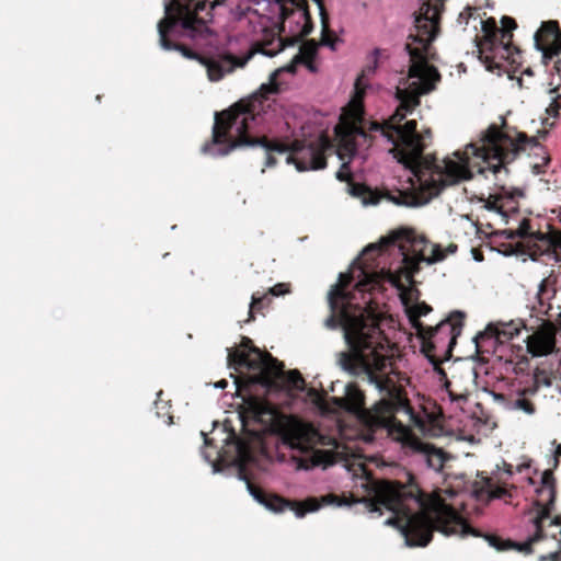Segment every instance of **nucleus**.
<instances>
[{"label": "nucleus", "instance_id": "nucleus-18", "mask_svg": "<svg viewBox=\"0 0 561 561\" xmlns=\"http://www.w3.org/2000/svg\"><path fill=\"white\" fill-rule=\"evenodd\" d=\"M556 334L554 325L550 322H543L527 336V352L533 357H542L552 354L556 351Z\"/></svg>", "mask_w": 561, "mask_h": 561}, {"label": "nucleus", "instance_id": "nucleus-34", "mask_svg": "<svg viewBox=\"0 0 561 561\" xmlns=\"http://www.w3.org/2000/svg\"><path fill=\"white\" fill-rule=\"evenodd\" d=\"M322 43H323V45L330 46V47H331V49H333V50L335 49L334 42H332V41H330V39H328V38H325V37H324V38L322 39Z\"/></svg>", "mask_w": 561, "mask_h": 561}, {"label": "nucleus", "instance_id": "nucleus-13", "mask_svg": "<svg viewBox=\"0 0 561 561\" xmlns=\"http://www.w3.org/2000/svg\"><path fill=\"white\" fill-rule=\"evenodd\" d=\"M507 239H520L522 244L527 248L529 255L535 260L537 256L550 253L557 245V239L541 231H534L529 220L523 218L518 221L517 228H508L502 231Z\"/></svg>", "mask_w": 561, "mask_h": 561}, {"label": "nucleus", "instance_id": "nucleus-31", "mask_svg": "<svg viewBox=\"0 0 561 561\" xmlns=\"http://www.w3.org/2000/svg\"><path fill=\"white\" fill-rule=\"evenodd\" d=\"M203 456L205 458L206 461H208L209 463H211L213 466V472H218L219 471V468H218V463H216L215 461H213L208 455L206 453L203 451Z\"/></svg>", "mask_w": 561, "mask_h": 561}, {"label": "nucleus", "instance_id": "nucleus-30", "mask_svg": "<svg viewBox=\"0 0 561 561\" xmlns=\"http://www.w3.org/2000/svg\"><path fill=\"white\" fill-rule=\"evenodd\" d=\"M169 402L164 401H156L157 416L161 417L163 414L160 412V409H164Z\"/></svg>", "mask_w": 561, "mask_h": 561}, {"label": "nucleus", "instance_id": "nucleus-25", "mask_svg": "<svg viewBox=\"0 0 561 561\" xmlns=\"http://www.w3.org/2000/svg\"><path fill=\"white\" fill-rule=\"evenodd\" d=\"M547 112L551 116L561 115V94H558L547 108Z\"/></svg>", "mask_w": 561, "mask_h": 561}, {"label": "nucleus", "instance_id": "nucleus-8", "mask_svg": "<svg viewBox=\"0 0 561 561\" xmlns=\"http://www.w3.org/2000/svg\"><path fill=\"white\" fill-rule=\"evenodd\" d=\"M457 22L463 26L472 23L476 31L480 26L484 37V43L481 44L479 49L481 61L491 72L496 71L497 75L506 72V61L510 58H512V61H515L512 56L513 47L510 45L512 39L511 32L516 27L515 20L510 16H503V27L499 28L493 19L484 21L480 18L478 9L467 7L460 12Z\"/></svg>", "mask_w": 561, "mask_h": 561}, {"label": "nucleus", "instance_id": "nucleus-17", "mask_svg": "<svg viewBox=\"0 0 561 561\" xmlns=\"http://www.w3.org/2000/svg\"><path fill=\"white\" fill-rule=\"evenodd\" d=\"M534 44L541 51L542 59L547 64L561 54V32L556 21H548L534 35Z\"/></svg>", "mask_w": 561, "mask_h": 561}, {"label": "nucleus", "instance_id": "nucleus-20", "mask_svg": "<svg viewBox=\"0 0 561 561\" xmlns=\"http://www.w3.org/2000/svg\"><path fill=\"white\" fill-rule=\"evenodd\" d=\"M495 404L505 411L516 414L533 415L536 407L525 392H516L510 394L496 393L492 390H485Z\"/></svg>", "mask_w": 561, "mask_h": 561}, {"label": "nucleus", "instance_id": "nucleus-27", "mask_svg": "<svg viewBox=\"0 0 561 561\" xmlns=\"http://www.w3.org/2000/svg\"><path fill=\"white\" fill-rule=\"evenodd\" d=\"M265 298H267V295L260 296L259 293H254L252 295V301H251V305H250V316H252V309L257 307L259 305H261V302Z\"/></svg>", "mask_w": 561, "mask_h": 561}, {"label": "nucleus", "instance_id": "nucleus-3", "mask_svg": "<svg viewBox=\"0 0 561 561\" xmlns=\"http://www.w3.org/2000/svg\"><path fill=\"white\" fill-rule=\"evenodd\" d=\"M225 442L227 445L225 454L230 455L227 457L220 455V459L238 469L239 479L245 481L249 493L257 503L273 513L291 510L297 518H302L307 513L317 512L324 505L359 504L363 506V512L369 514L371 518H379L388 513L385 525L394 526L404 537L407 547L427 546L434 530L446 536H479L478 531L471 528L451 506L440 501L428 504L413 490H408L394 482L367 479L363 486L368 489V497L363 499L340 497L330 493L298 503L276 494L265 493L254 486L245 474V466L253 458L250 443L238 437L234 432H231Z\"/></svg>", "mask_w": 561, "mask_h": 561}, {"label": "nucleus", "instance_id": "nucleus-36", "mask_svg": "<svg viewBox=\"0 0 561 561\" xmlns=\"http://www.w3.org/2000/svg\"><path fill=\"white\" fill-rule=\"evenodd\" d=\"M447 250H448L450 253H454V252H456V250H457V245H456V244H450V245L447 248Z\"/></svg>", "mask_w": 561, "mask_h": 561}, {"label": "nucleus", "instance_id": "nucleus-9", "mask_svg": "<svg viewBox=\"0 0 561 561\" xmlns=\"http://www.w3.org/2000/svg\"><path fill=\"white\" fill-rule=\"evenodd\" d=\"M227 360L229 367L236 370L247 368L255 371L256 375L249 379L251 383L270 386L273 378H285L289 388L294 390H304L305 388V380L297 370L286 374L282 363L271 354L262 353L253 346L249 337H242L240 348H228Z\"/></svg>", "mask_w": 561, "mask_h": 561}, {"label": "nucleus", "instance_id": "nucleus-19", "mask_svg": "<svg viewBox=\"0 0 561 561\" xmlns=\"http://www.w3.org/2000/svg\"><path fill=\"white\" fill-rule=\"evenodd\" d=\"M494 197L495 199L489 202L486 207L501 215L505 224H510L517 213L516 203L519 198L524 197V191L518 187L502 186Z\"/></svg>", "mask_w": 561, "mask_h": 561}, {"label": "nucleus", "instance_id": "nucleus-28", "mask_svg": "<svg viewBox=\"0 0 561 561\" xmlns=\"http://www.w3.org/2000/svg\"><path fill=\"white\" fill-rule=\"evenodd\" d=\"M540 561H561V553L560 552H551L548 556H541Z\"/></svg>", "mask_w": 561, "mask_h": 561}, {"label": "nucleus", "instance_id": "nucleus-2", "mask_svg": "<svg viewBox=\"0 0 561 561\" xmlns=\"http://www.w3.org/2000/svg\"><path fill=\"white\" fill-rule=\"evenodd\" d=\"M444 0H420L419 11L414 16V32L408 36L404 51L409 59L408 75L402 77L396 87V99L399 102L394 113L382 123L370 122L364 117V98L370 89L369 78L375 75L379 61L386 56V50L375 48L368 57V64L357 77L354 94L334 130L339 138L336 153L342 161L336 178L347 181L351 178L350 161L356 156L365 158L366 150L373 140L380 138L391 145L389 152L405 169L410 170V192L416 184L415 173L423 162L432 159L423 156L431 139V131L417 130L415 119L401 124L409 114L420 105V96L436 89L440 81L438 70L430 64L433 56L432 42L438 33V23Z\"/></svg>", "mask_w": 561, "mask_h": 561}, {"label": "nucleus", "instance_id": "nucleus-1", "mask_svg": "<svg viewBox=\"0 0 561 561\" xmlns=\"http://www.w3.org/2000/svg\"><path fill=\"white\" fill-rule=\"evenodd\" d=\"M445 257L439 244L431 243L413 229L403 228L379 244L365 248L348 271L340 273L337 283L328 294L331 314L324 324L332 330L340 328L350 347V352L339 353L337 364L375 386L380 394L375 404L378 414L407 412L410 408L387 373L390 366L386 354L388 341L379 327L378 314L368 306L370 299L366 294L380 289L385 283L396 287L416 327L419 319L432 308L417 300L419 291L411 287L412 278L421 263L434 264Z\"/></svg>", "mask_w": 561, "mask_h": 561}, {"label": "nucleus", "instance_id": "nucleus-23", "mask_svg": "<svg viewBox=\"0 0 561 561\" xmlns=\"http://www.w3.org/2000/svg\"><path fill=\"white\" fill-rule=\"evenodd\" d=\"M284 48L285 43L283 38L279 36H273L271 39L262 43L260 51L267 57H274Z\"/></svg>", "mask_w": 561, "mask_h": 561}, {"label": "nucleus", "instance_id": "nucleus-10", "mask_svg": "<svg viewBox=\"0 0 561 561\" xmlns=\"http://www.w3.org/2000/svg\"><path fill=\"white\" fill-rule=\"evenodd\" d=\"M331 443L311 425L301 422L291 424L283 435V445L289 449L297 469L302 470L332 465L335 460L333 453L321 448Z\"/></svg>", "mask_w": 561, "mask_h": 561}, {"label": "nucleus", "instance_id": "nucleus-14", "mask_svg": "<svg viewBox=\"0 0 561 561\" xmlns=\"http://www.w3.org/2000/svg\"><path fill=\"white\" fill-rule=\"evenodd\" d=\"M522 329L527 332L530 331L523 319L490 323L483 332H480L474 337L477 350L479 352H489L496 344L505 343L515 335H518Z\"/></svg>", "mask_w": 561, "mask_h": 561}, {"label": "nucleus", "instance_id": "nucleus-5", "mask_svg": "<svg viewBox=\"0 0 561 561\" xmlns=\"http://www.w3.org/2000/svg\"><path fill=\"white\" fill-rule=\"evenodd\" d=\"M526 150L539 158L531 164L533 172L537 175L543 173L550 158L535 138L506 126L499 128L492 124L481 133L477 142L468 144L462 151H455L442 160L432 157L424 161L423 167L415 173L414 191H400L392 196V201L409 207L425 205L445 186L469 180L474 172L499 173L519 152Z\"/></svg>", "mask_w": 561, "mask_h": 561}, {"label": "nucleus", "instance_id": "nucleus-32", "mask_svg": "<svg viewBox=\"0 0 561 561\" xmlns=\"http://www.w3.org/2000/svg\"><path fill=\"white\" fill-rule=\"evenodd\" d=\"M504 369H505L506 373H510V371L515 373L516 371V365L512 360H506Z\"/></svg>", "mask_w": 561, "mask_h": 561}, {"label": "nucleus", "instance_id": "nucleus-35", "mask_svg": "<svg viewBox=\"0 0 561 561\" xmlns=\"http://www.w3.org/2000/svg\"><path fill=\"white\" fill-rule=\"evenodd\" d=\"M227 385H228L227 380L222 379V380H220V381L216 382V383H215V387H216V388H221V389H224V388H226V387H227Z\"/></svg>", "mask_w": 561, "mask_h": 561}, {"label": "nucleus", "instance_id": "nucleus-38", "mask_svg": "<svg viewBox=\"0 0 561 561\" xmlns=\"http://www.w3.org/2000/svg\"><path fill=\"white\" fill-rule=\"evenodd\" d=\"M172 420H173L172 415H168V420L165 421V423L168 425H170V424H172Z\"/></svg>", "mask_w": 561, "mask_h": 561}, {"label": "nucleus", "instance_id": "nucleus-21", "mask_svg": "<svg viewBox=\"0 0 561 561\" xmlns=\"http://www.w3.org/2000/svg\"><path fill=\"white\" fill-rule=\"evenodd\" d=\"M557 296V290L552 284L547 279L541 280L537 293V305L533 306V310L540 316H549L550 318H559L561 320V307H558V312L553 313L551 300Z\"/></svg>", "mask_w": 561, "mask_h": 561}, {"label": "nucleus", "instance_id": "nucleus-26", "mask_svg": "<svg viewBox=\"0 0 561 561\" xmlns=\"http://www.w3.org/2000/svg\"><path fill=\"white\" fill-rule=\"evenodd\" d=\"M289 291L288 285L284 283L276 284L275 286L270 288V294L272 296H282Z\"/></svg>", "mask_w": 561, "mask_h": 561}, {"label": "nucleus", "instance_id": "nucleus-12", "mask_svg": "<svg viewBox=\"0 0 561 561\" xmlns=\"http://www.w3.org/2000/svg\"><path fill=\"white\" fill-rule=\"evenodd\" d=\"M237 393L242 396V410L240 420L244 431L252 436L259 437L265 432L273 431L278 423L277 410L265 399L253 396L248 391V385H242L238 377H234Z\"/></svg>", "mask_w": 561, "mask_h": 561}, {"label": "nucleus", "instance_id": "nucleus-7", "mask_svg": "<svg viewBox=\"0 0 561 561\" xmlns=\"http://www.w3.org/2000/svg\"><path fill=\"white\" fill-rule=\"evenodd\" d=\"M221 7L234 21H241L250 11L249 7H231L227 0H170L164 2V18L157 25L160 46L165 50H179L188 59H196L213 82L244 67L252 57L251 53L236 55L230 44L219 46L218 35L207 26L206 20L211 16V11Z\"/></svg>", "mask_w": 561, "mask_h": 561}, {"label": "nucleus", "instance_id": "nucleus-4", "mask_svg": "<svg viewBox=\"0 0 561 561\" xmlns=\"http://www.w3.org/2000/svg\"><path fill=\"white\" fill-rule=\"evenodd\" d=\"M291 73V67L276 69L248 100L215 113L213 139L202 147V151L211 157H224L237 147L260 146L267 153L289 152L286 162L294 163L299 172L324 169V153L332 147L329 137L322 133L306 137L302 126L298 134L296 119L274 98L284 83L282 76ZM274 164L275 159L267 154L265 165Z\"/></svg>", "mask_w": 561, "mask_h": 561}, {"label": "nucleus", "instance_id": "nucleus-33", "mask_svg": "<svg viewBox=\"0 0 561 561\" xmlns=\"http://www.w3.org/2000/svg\"><path fill=\"white\" fill-rule=\"evenodd\" d=\"M364 192V188L362 186H353L352 187V191L351 193L354 195V196H359L362 195Z\"/></svg>", "mask_w": 561, "mask_h": 561}, {"label": "nucleus", "instance_id": "nucleus-16", "mask_svg": "<svg viewBox=\"0 0 561 561\" xmlns=\"http://www.w3.org/2000/svg\"><path fill=\"white\" fill-rule=\"evenodd\" d=\"M320 9L323 11L322 0H312ZM294 4H296V9L293 10L288 15H286L283 20L282 28L288 30L291 35L290 44L295 41L308 35L312 30V24L310 21L309 13L305 8L307 0H293Z\"/></svg>", "mask_w": 561, "mask_h": 561}, {"label": "nucleus", "instance_id": "nucleus-29", "mask_svg": "<svg viewBox=\"0 0 561 561\" xmlns=\"http://www.w3.org/2000/svg\"><path fill=\"white\" fill-rule=\"evenodd\" d=\"M559 457H561V444H558L553 451V467L554 468L558 467V465H559Z\"/></svg>", "mask_w": 561, "mask_h": 561}, {"label": "nucleus", "instance_id": "nucleus-37", "mask_svg": "<svg viewBox=\"0 0 561 561\" xmlns=\"http://www.w3.org/2000/svg\"><path fill=\"white\" fill-rule=\"evenodd\" d=\"M451 317H458V318H461L462 317V313L460 311H455Z\"/></svg>", "mask_w": 561, "mask_h": 561}, {"label": "nucleus", "instance_id": "nucleus-22", "mask_svg": "<svg viewBox=\"0 0 561 561\" xmlns=\"http://www.w3.org/2000/svg\"><path fill=\"white\" fill-rule=\"evenodd\" d=\"M336 403L356 415L365 414L364 407V394L354 383L345 386V394L342 398L336 399Z\"/></svg>", "mask_w": 561, "mask_h": 561}, {"label": "nucleus", "instance_id": "nucleus-15", "mask_svg": "<svg viewBox=\"0 0 561 561\" xmlns=\"http://www.w3.org/2000/svg\"><path fill=\"white\" fill-rule=\"evenodd\" d=\"M440 410L443 413H449L450 417L457 416L466 411L469 400V392L461 387L460 382L455 378L447 379L439 390Z\"/></svg>", "mask_w": 561, "mask_h": 561}, {"label": "nucleus", "instance_id": "nucleus-24", "mask_svg": "<svg viewBox=\"0 0 561 561\" xmlns=\"http://www.w3.org/2000/svg\"><path fill=\"white\" fill-rule=\"evenodd\" d=\"M455 330V327L449 321H443L440 322L435 329H431L430 336H428V343L434 346L435 339L444 332H447L448 334Z\"/></svg>", "mask_w": 561, "mask_h": 561}, {"label": "nucleus", "instance_id": "nucleus-6", "mask_svg": "<svg viewBox=\"0 0 561 561\" xmlns=\"http://www.w3.org/2000/svg\"><path fill=\"white\" fill-rule=\"evenodd\" d=\"M505 469L497 468L491 474L478 473L472 482V495L482 503L495 499L507 502L516 497L520 490L525 494H534L531 506L524 512L520 519L522 541L485 536L489 545L499 551L514 549L525 554L530 553L531 545L543 537L550 536L561 545V516L550 519L556 500V480L552 470L546 469L540 472L533 467L531 461H524L515 469L512 465H505Z\"/></svg>", "mask_w": 561, "mask_h": 561}, {"label": "nucleus", "instance_id": "nucleus-11", "mask_svg": "<svg viewBox=\"0 0 561 561\" xmlns=\"http://www.w3.org/2000/svg\"><path fill=\"white\" fill-rule=\"evenodd\" d=\"M376 422L385 425L391 438L402 445L403 453L414 470L419 472L433 471L434 473H439L443 470L447 456L442 449L424 443L410 428L392 419L380 416V420Z\"/></svg>", "mask_w": 561, "mask_h": 561}]
</instances>
